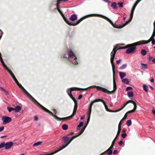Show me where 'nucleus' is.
I'll use <instances>...</instances> for the list:
<instances>
[{"mask_svg":"<svg viewBox=\"0 0 155 155\" xmlns=\"http://www.w3.org/2000/svg\"><path fill=\"white\" fill-rule=\"evenodd\" d=\"M3 34V32L0 29V39L1 38Z\"/></svg>","mask_w":155,"mask_h":155,"instance_id":"obj_54","label":"nucleus"},{"mask_svg":"<svg viewBox=\"0 0 155 155\" xmlns=\"http://www.w3.org/2000/svg\"><path fill=\"white\" fill-rule=\"evenodd\" d=\"M4 147H5V142H3L0 143V149Z\"/></svg>","mask_w":155,"mask_h":155,"instance_id":"obj_41","label":"nucleus"},{"mask_svg":"<svg viewBox=\"0 0 155 155\" xmlns=\"http://www.w3.org/2000/svg\"><path fill=\"white\" fill-rule=\"evenodd\" d=\"M117 138V136H116L115 137V138L114 139V140H113V142H112V144H113V145H114V142H115V140Z\"/></svg>","mask_w":155,"mask_h":155,"instance_id":"obj_60","label":"nucleus"},{"mask_svg":"<svg viewBox=\"0 0 155 155\" xmlns=\"http://www.w3.org/2000/svg\"><path fill=\"white\" fill-rule=\"evenodd\" d=\"M82 20H64L65 22L69 25H76L80 23Z\"/></svg>","mask_w":155,"mask_h":155,"instance_id":"obj_7","label":"nucleus"},{"mask_svg":"<svg viewBox=\"0 0 155 155\" xmlns=\"http://www.w3.org/2000/svg\"><path fill=\"white\" fill-rule=\"evenodd\" d=\"M68 56L69 61L73 64H78V62L77 61L76 57L71 50H70L68 52Z\"/></svg>","mask_w":155,"mask_h":155,"instance_id":"obj_5","label":"nucleus"},{"mask_svg":"<svg viewBox=\"0 0 155 155\" xmlns=\"http://www.w3.org/2000/svg\"><path fill=\"white\" fill-rule=\"evenodd\" d=\"M92 106H91L90 105H89V106L88 107V110L87 113V114H91V109H92Z\"/></svg>","mask_w":155,"mask_h":155,"instance_id":"obj_31","label":"nucleus"},{"mask_svg":"<svg viewBox=\"0 0 155 155\" xmlns=\"http://www.w3.org/2000/svg\"><path fill=\"white\" fill-rule=\"evenodd\" d=\"M92 16H99L101 17L103 19H109V18L106 17L101 15H97V14H91V15H87L86 16H84L81 18L80 19H84L87 18H88V17Z\"/></svg>","mask_w":155,"mask_h":155,"instance_id":"obj_8","label":"nucleus"},{"mask_svg":"<svg viewBox=\"0 0 155 155\" xmlns=\"http://www.w3.org/2000/svg\"><path fill=\"white\" fill-rule=\"evenodd\" d=\"M101 102H102V103H103V104H104V107H105V109L106 110V111H108V112H115V111H113L112 110H109L108 108V107L105 104V103L104 102V101L102 100V101H101Z\"/></svg>","mask_w":155,"mask_h":155,"instance_id":"obj_19","label":"nucleus"},{"mask_svg":"<svg viewBox=\"0 0 155 155\" xmlns=\"http://www.w3.org/2000/svg\"><path fill=\"white\" fill-rule=\"evenodd\" d=\"M54 153H55L54 152H52V153H48L45 154L44 155H52L53 154H54Z\"/></svg>","mask_w":155,"mask_h":155,"instance_id":"obj_53","label":"nucleus"},{"mask_svg":"<svg viewBox=\"0 0 155 155\" xmlns=\"http://www.w3.org/2000/svg\"><path fill=\"white\" fill-rule=\"evenodd\" d=\"M116 49V47H114L112 51L110 53V62L112 64L113 74V90L111 91H109L106 88H103L100 86H93V88H94L95 87H96L97 89V90L101 91L103 92L107 93L109 92H112L114 91L116 89V84L114 78V74L115 66L114 64V60L115 54H116L117 50L118 49Z\"/></svg>","mask_w":155,"mask_h":155,"instance_id":"obj_1","label":"nucleus"},{"mask_svg":"<svg viewBox=\"0 0 155 155\" xmlns=\"http://www.w3.org/2000/svg\"><path fill=\"white\" fill-rule=\"evenodd\" d=\"M135 8V7L133 6L131 10V13L130 15V18L128 19H132L133 18L134 12Z\"/></svg>","mask_w":155,"mask_h":155,"instance_id":"obj_17","label":"nucleus"},{"mask_svg":"<svg viewBox=\"0 0 155 155\" xmlns=\"http://www.w3.org/2000/svg\"><path fill=\"white\" fill-rule=\"evenodd\" d=\"M132 89V87L129 86V87H126V88L125 90L126 91H127L129 90H131Z\"/></svg>","mask_w":155,"mask_h":155,"instance_id":"obj_46","label":"nucleus"},{"mask_svg":"<svg viewBox=\"0 0 155 155\" xmlns=\"http://www.w3.org/2000/svg\"><path fill=\"white\" fill-rule=\"evenodd\" d=\"M2 120L3 121V124L5 125L11 122L12 119L10 117L4 116L2 118Z\"/></svg>","mask_w":155,"mask_h":155,"instance_id":"obj_9","label":"nucleus"},{"mask_svg":"<svg viewBox=\"0 0 155 155\" xmlns=\"http://www.w3.org/2000/svg\"><path fill=\"white\" fill-rule=\"evenodd\" d=\"M132 122L131 120H128L127 121L126 124L127 126H130Z\"/></svg>","mask_w":155,"mask_h":155,"instance_id":"obj_40","label":"nucleus"},{"mask_svg":"<svg viewBox=\"0 0 155 155\" xmlns=\"http://www.w3.org/2000/svg\"><path fill=\"white\" fill-rule=\"evenodd\" d=\"M154 29L153 31L155 32V20L153 23Z\"/></svg>","mask_w":155,"mask_h":155,"instance_id":"obj_64","label":"nucleus"},{"mask_svg":"<svg viewBox=\"0 0 155 155\" xmlns=\"http://www.w3.org/2000/svg\"><path fill=\"white\" fill-rule=\"evenodd\" d=\"M88 115V117L87 119V124L89 123L90 119L91 114H87Z\"/></svg>","mask_w":155,"mask_h":155,"instance_id":"obj_57","label":"nucleus"},{"mask_svg":"<svg viewBox=\"0 0 155 155\" xmlns=\"http://www.w3.org/2000/svg\"><path fill=\"white\" fill-rule=\"evenodd\" d=\"M121 120L120 121L118 126V130L120 131L121 130Z\"/></svg>","mask_w":155,"mask_h":155,"instance_id":"obj_48","label":"nucleus"},{"mask_svg":"<svg viewBox=\"0 0 155 155\" xmlns=\"http://www.w3.org/2000/svg\"><path fill=\"white\" fill-rule=\"evenodd\" d=\"M15 82V83L17 84L18 86L20 88H21L23 90L24 92L25 93H28H28L27 91L25 90V89L20 84L17 79H16V78H13Z\"/></svg>","mask_w":155,"mask_h":155,"instance_id":"obj_12","label":"nucleus"},{"mask_svg":"<svg viewBox=\"0 0 155 155\" xmlns=\"http://www.w3.org/2000/svg\"><path fill=\"white\" fill-rule=\"evenodd\" d=\"M150 40H149L148 41H141L132 44L127 45H126V47L128 48L126 51V53L127 54L134 53V51L136 49L137 45H140L147 44L150 42Z\"/></svg>","mask_w":155,"mask_h":155,"instance_id":"obj_2","label":"nucleus"},{"mask_svg":"<svg viewBox=\"0 0 155 155\" xmlns=\"http://www.w3.org/2000/svg\"><path fill=\"white\" fill-rule=\"evenodd\" d=\"M121 61V59H119L116 61V63L117 64H119Z\"/></svg>","mask_w":155,"mask_h":155,"instance_id":"obj_63","label":"nucleus"},{"mask_svg":"<svg viewBox=\"0 0 155 155\" xmlns=\"http://www.w3.org/2000/svg\"><path fill=\"white\" fill-rule=\"evenodd\" d=\"M82 97V96L81 94H80L78 97V99L79 100L81 99Z\"/></svg>","mask_w":155,"mask_h":155,"instance_id":"obj_58","label":"nucleus"},{"mask_svg":"<svg viewBox=\"0 0 155 155\" xmlns=\"http://www.w3.org/2000/svg\"><path fill=\"white\" fill-rule=\"evenodd\" d=\"M30 96L31 97V98L32 101L34 102L35 104L38 107H40L44 111H45L47 112L50 115H52L53 117L56 120H59L61 119L59 117H58V116H56L55 114H54L52 113L49 110H48L44 107L43 106H42L41 104H40L39 103H38L33 97L31 96L29 94Z\"/></svg>","mask_w":155,"mask_h":155,"instance_id":"obj_3","label":"nucleus"},{"mask_svg":"<svg viewBox=\"0 0 155 155\" xmlns=\"http://www.w3.org/2000/svg\"><path fill=\"white\" fill-rule=\"evenodd\" d=\"M34 120L35 121H37L38 120V117L37 116H35V117Z\"/></svg>","mask_w":155,"mask_h":155,"instance_id":"obj_61","label":"nucleus"},{"mask_svg":"<svg viewBox=\"0 0 155 155\" xmlns=\"http://www.w3.org/2000/svg\"><path fill=\"white\" fill-rule=\"evenodd\" d=\"M141 0H137V2H135L134 5V6L136 7L137 5L138 4V3L141 1Z\"/></svg>","mask_w":155,"mask_h":155,"instance_id":"obj_43","label":"nucleus"},{"mask_svg":"<svg viewBox=\"0 0 155 155\" xmlns=\"http://www.w3.org/2000/svg\"><path fill=\"white\" fill-rule=\"evenodd\" d=\"M127 66L126 64H123L121 67H120L119 69H123L125 68Z\"/></svg>","mask_w":155,"mask_h":155,"instance_id":"obj_39","label":"nucleus"},{"mask_svg":"<svg viewBox=\"0 0 155 155\" xmlns=\"http://www.w3.org/2000/svg\"><path fill=\"white\" fill-rule=\"evenodd\" d=\"M72 100L73 101H74V109L77 110V102H76V101L75 99H73Z\"/></svg>","mask_w":155,"mask_h":155,"instance_id":"obj_32","label":"nucleus"},{"mask_svg":"<svg viewBox=\"0 0 155 155\" xmlns=\"http://www.w3.org/2000/svg\"><path fill=\"white\" fill-rule=\"evenodd\" d=\"M135 102H134V101H132V100H130L128 101H127L126 103V104H128L129 103H132L133 104H134Z\"/></svg>","mask_w":155,"mask_h":155,"instance_id":"obj_47","label":"nucleus"},{"mask_svg":"<svg viewBox=\"0 0 155 155\" xmlns=\"http://www.w3.org/2000/svg\"><path fill=\"white\" fill-rule=\"evenodd\" d=\"M122 82L125 84H128L129 83V81L128 79L125 78L124 79L122 80Z\"/></svg>","mask_w":155,"mask_h":155,"instance_id":"obj_28","label":"nucleus"},{"mask_svg":"<svg viewBox=\"0 0 155 155\" xmlns=\"http://www.w3.org/2000/svg\"><path fill=\"white\" fill-rule=\"evenodd\" d=\"M0 88L3 92H4L5 94L8 95V92L3 87H0Z\"/></svg>","mask_w":155,"mask_h":155,"instance_id":"obj_33","label":"nucleus"},{"mask_svg":"<svg viewBox=\"0 0 155 155\" xmlns=\"http://www.w3.org/2000/svg\"><path fill=\"white\" fill-rule=\"evenodd\" d=\"M133 105L134 106V109L132 110L129 111L127 112L128 113H131L133 112H134L136 110L137 108L136 104L135 103H134Z\"/></svg>","mask_w":155,"mask_h":155,"instance_id":"obj_25","label":"nucleus"},{"mask_svg":"<svg viewBox=\"0 0 155 155\" xmlns=\"http://www.w3.org/2000/svg\"><path fill=\"white\" fill-rule=\"evenodd\" d=\"M69 137H68L64 136L62 138V140L65 143H66L69 140Z\"/></svg>","mask_w":155,"mask_h":155,"instance_id":"obj_18","label":"nucleus"},{"mask_svg":"<svg viewBox=\"0 0 155 155\" xmlns=\"http://www.w3.org/2000/svg\"><path fill=\"white\" fill-rule=\"evenodd\" d=\"M69 19H77V16L76 15L73 14L69 18Z\"/></svg>","mask_w":155,"mask_h":155,"instance_id":"obj_27","label":"nucleus"},{"mask_svg":"<svg viewBox=\"0 0 155 155\" xmlns=\"http://www.w3.org/2000/svg\"><path fill=\"white\" fill-rule=\"evenodd\" d=\"M126 135L127 134L126 133H125L123 134H121V137L124 138H125L126 137Z\"/></svg>","mask_w":155,"mask_h":155,"instance_id":"obj_52","label":"nucleus"},{"mask_svg":"<svg viewBox=\"0 0 155 155\" xmlns=\"http://www.w3.org/2000/svg\"><path fill=\"white\" fill-rule=\"evenodd\" d=\"M87 125H86V126L85 127H84L82 128V129H81V130L80 132H79L78 133V134L77 135L74 136L72 138H71V139L70 140V141H69V142H68V143L65 146H64L63 147H62V148L59 149L58 150H57V151H55L54 152L55 153H56L59 151H60L62 150L63 149H64L66 147H67L71 143V142L74 139H75V138H76L77 137H78L80 135L83 133V132L84 131V130H85L86 127L87 126Z\"/></svg>","mask_w":155,"mask_h":155,"instance_id":"obj_4","label":"nucleus"},{"mask_svg":"<svg viewBox=\"0 0 155 155\" xmlns=\"http://www.w3.org/2000/svg\"><path fill=\"white\" fill-rule=\"evenodd\" d=\"M127 104H126H126H124L123 106L120 109H118L117 110H116V111H115V112H118L121 110H122L126 106V105H127Z\"/></svg>","mask_w":155,"mask_h":155,"instance_id":"obj_42","label":"nucleus"},{"mask_svg":"<svg viewBox=\"0 0 155 155\" xmlns=\"http://www.w3.org/2000/svg\"><path fill=\"white\" fill-rule=\"evenodd\" d=\"M108 22L112 25L114 28H121L128 24L130 23L131 20H128V21L126 20V21L124 22V23H123L122 24L119 25L118 26L115 24H114L112 22V21L111 20H107Z\"/></svg>","mask_w":155,"mask_h":155,"instance_id":"obj_6","label":"nucleus"},{"mask_svg":"<svg viewBox=\"0 0 155 155\" xmlns=\"http://www.w3.org/2000/svg\"><path fill=\"white\" fill-rule=\"evenodd\" d=\"M62 128L64 130H66L68 128V126L67 124H63L62 126Z\"/></svg>","mask_w":155,"mask_h":155,"instance_id":"obj_34","label":"nucleus"},{"mask_svg":"<svg viewBox=\"0 0 155 155\" xmlns=\"http://www.w3.org/2000/svg\"><path fill=\"white\" fill-rule=\"evenodd\" d=\"M4 127L3 126H1L0 127V132L2 131L4 129Z\"/></svg>","mask_w":155,"mask_h":155,"instance_id":"obj_55","label":"nucleus"},{"mask_svg":"<svg viewBox=\"0 0 155 155\" xmlns=\"http://www.w3.org/2000/svg\"><path fill=\"white\" fill-rule=\"evenodd\" d=\"M143 89L146 92L148 91V88L147 86L145 84H143Z\"/></svg>","mask_w":155,"mask_h":155,"instance_id":"obj_37","label":"nucleus"},{"mask_svg":"<svg viewBox=\"0 0 155 155\" xmlns=\"http://www.w3.org/2000/svg\"><path fill=\"white\" fill-rule=\"evenodd\" d=\"M58 10L59 12V13L61 15V16H62L64 19H66L65 18L64 16H63V15L62 13V12L60 10H59V9H58Z\"/></svg>","mask_w":155,"mask_h":155,"instance_id":"obj_44","label":"nucleus"},{"mask_svg":"<svg viewBox=\"0 0 155 155\" xmlns=\"http://www.w3.org/2000/svg\"><path fill=\"white\" fill-rule=\"evenodd\" d=\"M79 89V88L77 87H71L68 89L67 91V94L69 95L70 97L73 100V99H74L73 97L71 94V91H72L76 90Z\"/></svg>","mask_w":155,"mask_h":155,"instance_id":"obj_10","label":"nucleus"},{"mask_svg":"<svg viewBox=\"0 0 155 155\" xmlns=\"http://www.w3.org/2000/svg\"><path fill=\"white\" fill-rule=\"evenodd\" d=\"M111 7L114 9L116 10L117 9V4L115 2H113L112 3L111 5Z\"/></svg>","mask_w":155,"mask_h":155,"instance_id":"obj_23","label":"nucleus"},{"mask_svg":"<svg viewBox=\"0 0 155 155\" xmlns=\"http://www.w3.org/2000/svg\"><path fill=\"white\" fill-rule=\"evenodd\" d=\"M117 150H115L113 151V154H116L117 153Z\"/></svg>","mask_w":155,"mask_h":155,"instance_id":"obj_62","label":"nucleus"},{"mask_svg":"<svg viewBox=\"0 0 155 155\" xmlns=\"http://www.w3.org/2000/svg\"><path fill=\"white\" fill-rule=\"evenodd\" d=\"M135 8V7L133 6L131 10V13L130 15V18L128 19H132L133 18L134 12Z\"/></svg>","mask_w":155,"mask_h":155,"instance_id":"obj_15","label":"nucleus"},{"mask_svg":"<svg viewBox=\"0 0 155 155\" xmlns=\"http://www.w3.org/2000/svg\"><path fill=\"white\" fill-rule=\"evenodd\" d=\"M135 8V7L133 6L131 10V13L130 15V18L128 19H132L133 18L134 12Z\"/></svg>","mask_w":155,"mask_h":155,"instance_id":"obj_16","label":"nucleus"},{"mask_svg":"<svg viewBox=\"0 0 155 155\" xmlns=\"http://www.w3.org/2000/svg\"><path fill=\"white\" fill-rule=\"evenodd\" d=\"M7 109L9 112H11L12 110H15V108L12 107H8Z\"/></svg>","mask_w":155,"mask_h":155,"instance_id":"obj_38","label":"nucleus"},{"mask_svg":"<svg viewBox=\"0 0 155 155\" xmlns=\"http://www.w3.org/2000/svg\"><path fill=\"white\" fill-rule=\"evenodd\" d=\"M114 145L111 144L110 147L109 148V149H108V150H111V149L113 147Z\"/></svg>","mask_w":155,"mask_h":155,"instance_id":"obj_59","label":"nucleus"},{"mask_svg":"<svg viewBox=\"0 0 155 155\" xmlns=\"http://www.w3.org/2000/svg\"><path fill=\"white\" fill-rule=\"evenodd\" d=\"M42 142H41V141L38 142L37 143H35L33 145V146L34 147V146H39V145H41V144H42Z\"/></svg>","mask_w":155,"mask_h":155,"instance_id":"obj_35","label":"nucleus"},{"mask_svg":"<svg viewBox=\"0 0 155 155\" xmlns=\"http://www.w3.org/2000/svg\"><path fill=\"white\" fill-rule=\"evenodd\" d=\"M14 144L13 142L10 141L5 143V149L6 150L11 148Z\"/></svg>","mask_w":155,"mask_h":155,"instance_id":"obj_11","label":"nucleus"},{"mask_svg":"<svg viewBox=\"0 0 155 155\" xmlns=\"http://www.w3.org/2000/svg\"><path fill=\"white\" fill-rule=\"evenodd\" d=\"M151 39V43L153 45H154L155 44V40L153 38V39Z\"/></svg>","mask_w":155,"mask_h":155,"instance_id":"obj_50","label":"nucleus"},{"mask_svg":"<svg viewBox=\"0 0 155 155\" xmlns=\"http://www.w3.org/2000/svg\"><path fill=\"white\" fill-rule=\"evenodd\" d=\"M123 143V142L122 141H120L119 143V144L120 146H121Z\"/></svg>","mask_w":155,"mask_h":155,"instance_id":"obj_56","label":"nucleus"},{"mask_svg":"<svg viewBox=\"0 0 155 155\" xmlns=\"http://www.w3.org/2000/svg\"><path fill=\"white\" fill-rule=\"evenodd\" d=\"M155 35V32L153 31L152 35L150 38V39H153Z\"/></svg>","mask_w":155,"mask_h":155,"instance_id":"obj_51","label":"nucleus"},{"mask_svg":"<svg viewBox=\"0 0 155 155\" xmlns=\"http://www.w3.org/2000/svg\"><path fill=\"white\" fill-rule=\"evenodd\" d=\"M119 73L120 77L121 79H123L126 76V74L125 72H120Z\"/></svg>","mask_w":155,"mask_h":155,"instance_id":"obj_20","label":"nucleus"},{"mask_svg":"<svg viewBox=\"0 0 155 155\" xmlns=\"http://www.w3.org/2000/svg\"><path fill=\"white\" fill-rule=\"evenodd\" d=\"M146 53V51L145 49H142L141 50V53L143 56L145 55Z\"/></svg>","mask_w":155,"mask_h":155,"instance_id":"obj_36","label":"nucleus"},{"mask_svg":"<svg viewBox=\"0 0 155 155\" xmlns=\"http://www.w3.org/2000/svg\"><path fill=\"white\" fill-rule=\"evenodd\" d=\"M107 151H109V152L107 153V154H108V155H111L112 153V150H107Z\"/></svg>","mask_w":155,"mask_h":155,"instance_id":"obj_49","label":"nucleus"},{"mask_svg":"<svg viewBox=\"0 0 155 155\" xmlns=\"http://www.w3.org/2000/svg\"><path fill=\"white\" fill-rule=\"evenodd\" d=\"M123 3L122 2H121V3L119 2V3H117V4L119 5V7L121 8H122L123 7Z\"/></svg>","mask_w":155,"mask_h":155,"instance_id":"obj_45","label":"nucleus"},{"mask_svg":"<svg viewBox=\"0 0 155 155\" xmlns=\"http://www.w3.org/2000/svg\"><path fill=\"white\" fill-rule=\"evenodd\" d=\"M21 110V107L19 106H16L15 108V112H18Z\"/></svg>","mask_w":155,"mask_h":155,"instance_id":"obj_26","label":"nucleus"},{"mask_svg":"<svg viewBox=\"0 0 155 155\" xmlns=\"http://www.w3.org/2000/svg\"><path fill=\"white\" fill-rule=\"evenodd\" d=\"M102 101V99H96L93 101H92L90 104L91 106H92L93 104L94 103H95L96 102H99L100 101Z\"/></svg>","mask_w":155,"mask_h":155,"instance_id":"obj_21","label":"nucleus"},{"mask_svg":"<svg viewBox=\"0 0 155 155\" xmlns=\"http://www.w3.org/2000/svg\"><path fill=\"white\" fill-rule=\"evenodd\" d=\"M0 61L2 64L3 66L5 69L7 67L4 62L2 57H0Z\"/></svg>","mask_w":155,"mask_h":155,"instance_id":"obj_24","label":"nucleus"},{"mask_svg":"<svg viewBox=\"0 0 155 155\" xmlns=\"http://www.w3.org/2000/svg\"><path fill=\"white\" fill-rule=\"evenodd\" d=\"M127 94L129 97H132L134 96V94L132 91L128 92Z\"/></svg>","mask_w":155,"mask_h":155,"instance_id":"obj_29","label":"nucleus"},{"mask_svg":"<svg viewBox=\"0 0 155 155\" xmlns=\"http://www.w3.org/2000/svg\"><path fill=\"white\" fill-rule=\"evenodd\" d=\"M5 69L7 71H8V73L12 77V78H15V77L13 74V73H12V71L11 70L9 69L8 67H6V68H5Z\"/></svg>","mask_w":155,"mask_h":155,"instance_id":"obj_13","label":"nucleus"},{"mask_svg":"<svg viewBox=\"0 0 155 155\" xmlns=\"http://www.w3.org/2000/svg\"><path fill=\"white\" fill-rule=\"evenodd\" d=\"M76 110L74 109L73 113L71 115L67 117L62 118L61 119L64 120H66L67 119L72 118V117L75 114Z\"/></svg>","mask_w":155,"mask_h":155,"instance_id":"obj_14","label":"nucleus"},{"mask_svg":"<svg viewBox=\"0 0 155 155\" xmlns=\"http://www.w3.org/2000/svg\"><path fill=\"white\" fill-rule=\"evenodd\" d=\"M141 68L143 70H145L147 68V64L142 63Z\"/></svg>","mask_w":155,"mask_h":155,"instance_id":"obj_22","label":"nucleus"},{"mask_svg":"<svg viewBox=\"0 0 155 155\" xmlns=\"http://www.w3.org/2000/svg\"><path fill=\"white\" fill-rule=\"evenodd\" d=\"M84 124V123L83 122H80L79 125L77 126V129L78 130H80V128Z\"/></svg>","mask_w":155,"mask_h":155,"instance_id":"obj_30","label":"nucleus"}]
</instances>
